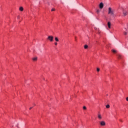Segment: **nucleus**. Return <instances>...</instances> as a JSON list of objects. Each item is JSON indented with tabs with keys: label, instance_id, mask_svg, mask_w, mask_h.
Instances as JSON below:
<instances>
[{
	"label": "nucleus",
	"instance_id": "1",
	"mask_svg": "<svg viewBox=\"0 0 128 128\" xmlns=\"http://www.w3.org/2000/svg\"><path fill=\"white\" fill-rule=\"evenodd\" d=\"M108 14H111L112 16H114V10H112V8L110 7L108 8Z\"/></svg>",
	"mask_w": 128,
	"mask_h": 128
},
{
	"label": "nucleus",
	"instance_id": "2",
	"mask_svg": "<svg viewBox=\"0 0 128 128\" xmlns=\"http://www.w3.org/2000/svg\"><path fill=\"white\" fill-rule=\"evenodd\" d=\"M48 40L50 42H54V36H48Z\"/></svg>",
	"mask_w": 128,
	"mask_h": 128
},
{
	"label": "nucleus",
	"instance_id": "3",
	"mask_svg": "<svg viewBox=\"0 0 128 128\" xmlns=\"http://www.w3.org/2000/svg\"><path fill=\"white\" fill-rule=\"evenodd\" d=\"M99 8H100L101 10L102 8H104V3L101 2L100 3V5H99Z\"/></svg>",
	"mask_w": 128,
	"mask_h": 128
},
{
	"label": "nucleus",
	"instance_id": "4",
	"mask_svg": "<svg viewBox=\"0 0 128 128\" xmlns=\"http://www.w3.org/2000/svg\"><path fill=\"white\" fill-rule=\"evenodd\" d=\"M128 12L127 11H126V10H124L123 11V16H128Z\"/></svg>",
	"mask_w": 128,
	"mask_h": 128
},
{
	"label": "nucleus",
	"instance_id": "5",
	"mask_svg": "<svg viewBox=\"0 0 128 128\" xmlns=\"http://www.w3.org/2000/svg\"><path fill=\"white\" fill-rule=\"evenodd\" d=\"M100 126H106V122H104V121H101L100 122Z\"/></svg>",
	"mask_w": 128,
	"mask_h": 128
},
{
	"label": "nucleus",
	"instance_id": "6",
	"mask_svg": "<svg viewBox=\"0 0 128 128\" xmlns=\"http://www.w3.org/2000/svg\"><path fill=\"white\" fill-rule=\"evenodd\" d=\"M19 10H20V12H23L24 11V8H22V6H21Z\"/></svg>",
	"mask_w": 128,
	"mask_h": 128
},
{
	"label": "nucleus",
	"instance_id": "7",
	"mask_svg": "<svg viewBox=\"0 0 128 128\" xmlns=\"http://www.w3.org/2000/svg\"><path fill=\"white\" fill-rule=\"evenodd\" d=\"M108 28H110V26H111L110 22H108Z\"/></svg>",
	"mask_w": 128,
	"mask_h": 128
},
{
	"label": "nucleus",
	"instance_id": "8",
	"mask_svg": "<svg viewBox=\"0 0 128 128\" xmlns=\"http://www.w3.org/2000/svg\"><path fill=\"white\" fill-rule=\"evenodd\" d=\"M37 60H38V58H36V57H35V58H32V60H34V62L36 61Z\"/></svg>",
	"mask_w": 128,
	"mask_h": 128
},
{
	"label": "nucleus",
	"instance_id": "9",
	"mask_svg": "<svg viewBox=\"0 0 128 128\" xmlns=\"http://www.w3.org/2000/svg\"><path fill=\"white\" fill-rule=\"evenodd\" d=\"M98 118H99V120H102V115H100V114H98Z\"/></svg>",
	"mask_w": 128,
	"mask_h": 128
},
{
	"label": "nucleus",
	"instance_id": "10",
	"mask_svg": "<svg viewBox=\"0 0 128 128\" xmlns=\"http://www.w3.org/2000/svg\"><path fill=\"white\" fill-rule=\"evenodd\" d=\"M56 42H59L58 38V37H55Z\"/></svg>",
	"mask_w": 128,
	"mask_h": 128
},
{
	"label": "nucleus",
	"instance_id": "11",
	"mask_svg": "<svg viewBox=\"0 0 128 128\" xmlns=\"http://www.w3.org/2000/svg\"><path fill=\"white\" fill-rule=\"evenodd\" d=\"M96 12L98 14L99 12H100V10H97Z\"/></svg>",
	"mask_w": 128,
	"mask_h": 128
},
{
	"label": "nucleus",
	"instance_id": "12",
	"mask_svg": "<svg viewBox=\"0 0 128 128\" xmlns=\"http://www.w3.org/2000/svg\"><path fill=\"white\" fill-rule=\"evenodd\" d=\"M88 48V45H84V48L86 49Z\"/></svg>",
	"mask_w": 128,
	"mask_h": 128
},
{
	"label": "nucleus",
	"instance_id": "13",
	"mask_svg": "<svg viewBox=\"0 0 128 128\" xmlns=\"http://www.w3.org/2000/svg\"><path fill=\"white\" fill-rule=\"evenodd\" d=\"M106 108H110V104H107L106 106Z\"/></svg>",
	"mask_w": 128,
	"mask_h": 128
},
{
	"label": "nucleus",
	"instance_id": "14",
	"mask_svg": "<svg viewBox=\"0 0 128 128\" xmlns=\"http://www.w3.org/2000/svg\"><path fill=\"white\" fill-rule=\"evenodd\" d=\"M112 52H116V50H112Z\"/></svg>",
	"mask_w": 128,
	"mask_h": 128
},
{
	"label": "nucleus",
	"instance_id": "15",
	"mask_svg": "<svg viewBox=\"0 0 128 128\" xmlns=\"http://www.w3.org/2000/svg\"><path fill=\"white\" fill-rule=\"evenodd\" d=\"M51 10H52V12H54V10H56V9L53 8Z\"/></svg>",
	"mask_w": 128,
	"mask_h": 128
},
{
	"label": "nucleus",
	"instance_id": "16",
	"mask_svg": "<svg viewBox=\"0 0 128 128\" xmlns=\"http://www.w3.org/2000/svg\"><path fill=\"white\" fill-rule=\"evenodd\" d=\"M83 109H84V110H86V106H84L83 107Z\"/></svg>",
	"mask_w": 128,
	"mask_h": 128
},
{
	"label": "nucleus",
	"instance_id": "17",
	"mask_svg": "<svg viewBox=\"0 0 128 128\" xmlns=\"http://www.w3.org/2000/svg\"><path fill=\"white\" fill-rule=\"evenodd\" d=\"M96 70L98 72H100V68H97Z\"/></svg>",
	"mask_w": 128,
	"mask_h": 128
},
{
	"label": "nucleus",
	"instance_id": "18",
	"mask_svg": "<svg viewBox=\"0 0 128 128\" xmlns=\"http://www.w3.org/2000/svg\"><path fill=\"white\" fill-rule=\"evenodd\" d=\"M124 34L125 36H126V34H128V32H124Z\"/></svg>",
	"mask_w": 128,
	"mask_h": 128
},
{
	"label": "nucleus",
	"instance_id": "19",
	"mask_svg": "<svg viewBox=\"0 0 128 128\" xmlns=\"http://www.w3.org/2000/svg\"><path fill=\"white\" fill-rule=\"evenodd\" d=\"M120 56H121L120 55H118V58H120Z\"/></svg>",
	"mask_w": 128,
	"mask_h": 128
},
{
	"label": "nucleus",
	"instance_id": "20",
	"mask_svg": "<svg viewBox=\"0 0 128 128\" xmlns=\"http://www.w3.org/2000/svg\"><path fill=\"white\" fill-rule=\"evenodd\" d=\"M55 46H58V42L55 43Z\"/></svg>",
	"mask_w": 128,
	"mask_h": 128
},
{
	"label": "nucleus",
	"instance_id": "21",
	"mask_svg": "<svg viewBox=\"0 0 128 128\" xmlns=\"http://www.w3.org/2000/svg\"><path fill=\"white\" fill-rule=\"evenodd\" d=\"M126 100H127V102H128V97H127V98H126Z\"/></svg>",
	"mask_w": 128,
	"mask_h": 128
},
{
	"label": "nucleus",
	"instance_id": "22",
	"mask_svg": "<svg viewBox=\"0 0 128 128\" xmlns=\"http://www.w3.org/2000/svg\"><path fill=\"white\" fill-rule=\"evenodd\" d=\"M20 16H18V20L20 19Z\"/></svg>",
	"mask_w": 128,
	"mask_h": 128
},
{
	"label": "nucleus",
	"instance_id": "23",
	"mask_svg": "<svg viewBox=\"0 0 128 128\" xmlns=\"http://www.w3.org/2000/svg\"><path fill=\"white\" fill-rule=\"evenodd\" d=\"M32 108L31 107V108H30V110H31V109H32Z\"/></svg>",
	"mask_w": 128,
	"mask_h": 128
},
{
	"label": "nucleus",
	"instance_id": "24",
	"mask_svg": "<svg viewBox=\"0 0 128 128\" xmlns=\"http://www.w3.org/2000/svg\"><path fill=\"white\" fill-rule=\"evenodd\" d=\"M120 122H122V120H120Z\"/></svg>",
	"mask_w": 128,
	"mask_h": 128
}]
</instances>
